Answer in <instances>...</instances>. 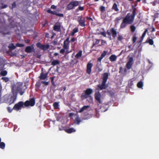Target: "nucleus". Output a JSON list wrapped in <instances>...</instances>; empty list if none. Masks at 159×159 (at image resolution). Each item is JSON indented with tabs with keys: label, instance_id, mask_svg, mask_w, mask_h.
Masks as SVG:
<instances>
[{
	"label": "nucleus",
	"instance_id": "nucleus-11",
	"mask_svg": "<svg viewBox=\"0 0 159 159\" xmlns=\"http://www.w3.org/2000/svg\"><path fill=\"white\" fill-rule=\"evenodd\" d=\"M69 39V37L67 38L63 42V48L66 49V50L68 49L69 47L70 41Z\"/></svg>",
	"mask_w": 159,
	"mask_h": 159
},
{
	"label": "nucleus",
	"instance_id": "nucleus-14",
	"mask_svg": "<svg viewBox=\"0 0 159 159\" xmlns=\"http://www.w3.org/2000/svg\"><path fill=\"white\" fill-rule=\"evenodd\" d=\"M35 49L33 45L31 46H28L26 47L25 49V51L27 53H31V52H34Z\"/></svg>",
	"mask_w": 159,
	"mask_h": 159
},
{
	"label": "nucleus",
	"instance_id": "nucleus-55",
	"mask_svg": "<svg viewBox=\"0 0 159 159\" xmlns=\"http://www.w3.org/2000/svg\"><path fill=\"white\" fill-rule=\"evenodd\" d=\"M50 79H51V82L52 83V85H53L54 84V78L53 77H51Z\"/></svg>",
	"mask_w": 159,
	"mask_h": 159
},
{
	"label": "nucleus",
	"instance_id": "nucleus-25",
	"mask_svg": "<svg viewBox=\"0 0 159 159\" xmlns=\"http://www.w3.org/2000/svg\"><path fill=\"white\" fill-rule=\"evenodd\" d=\"M60 63L59 61L57 60H54L51 62V65L53 66H55L57 65H58Z\"/></svg>",
	"mask_w": 159,
	"mask_h": 159
},
{
	"label": "nucleus",
	"instance_id": "nucleus-13",
	"mask_svg": "<svg viewBox=\"0 0 159 159\" xmlns=\"http://www.w3.org/2000/svg\"><path fill=\"white\" fill-rule=\"evenodd\" d=\"M93 66L92 63H88L87 65L86 73L90 75L91 71V69Z\"/></svg>",
	"mask_w": 159,
	"mask_h": 159
},
{
	"label": "nucleus",
	"instance_id": "nucleus-27",
	"mask_svg": "<svg viewBox=\"0 0 159 159\" xmlns=\"http://www.w3.org/2000/svg\"><path fill=\"white\" fill-rule=\"evenodd\" d=\"M53 106L54 109H58L59 108V102H54L53 104Z\"/></svg>",
	"mask_w": 159,
	"mask_h": 159
},
{
	"label": "nucleus",
	"instance_id": "nucleus-17",
	"mask_svg": "<svg viewBox=\"0 0 159 159\" xmlns=\"http://www.w3.org/2000/svg\"><path fill=\"white\" fill-rule=\"evenodd\" d=\"M110 31L112 37L114 39L115 38L117 34V32L116 31V30L114 28H112L111 29Z\"/></svg>",
	"mask_w": 159,
	"mask_h": 159
},
{
	"label": "nucleus",
	"instance_id": "nucleus-62",
	"mask_svg": "<svg viewBox=\"0 0 159 159\" xmlns=\"http://www.w3.org/2000/svg\"><path fill=\"white\" fill-rule=\"evenodd\" d=\"M156 2H151V3L152 5L153 6H155L156 5Z\"/></svg>",
	"mask_w": 159,
	"mask_h": 159
},
{
	"label": "nucleus",
	"instance_id": "nucleus-21",
	"mask_svg": "<svg viewBox=\"0 0 159 159\" xmlns=\"http://www.w3.org/2000/svg\"><path fill=\"white\" fill-rule=\"evenodd\" d=\"M112 9L117 12H118L119 11V9L118 7V5L116 3H114L112 7Z\"/></svg>",
	"mask_w": 159,
	"mask_h": 159
},
{
	"label": "nucleus",
	"instance_id": "nucleus-24",
	"mask_svg": "<svg viewBox=\"0 0 159 159\" xmlns=\"http://www.w3.org/2000/svg\"><path fill=\"white\" fill-rule=\"evenodd\" d=\"M89 106H84L82 107L79 111V112L81 113L83 112L84 110H86L89 107Z\"/></svg>",
	"mask_w": 159,
	"mask_h": 159
},
{
	"label": "nucleus",
	"instance_id": "nucleus-43",
	"mask_svg": "<svg viewBox=\"0 0 159 159\" xmlns=\"http://www.w3.org/2000/svg\"><path fill=\"white\" fill-rule=\"evenodd\" d=\"M148 42L149 43L150 45H152L153 44L154 42L153 40L151 39H149L148 40Z\"/></svg>",
	"mask_w": 159,
	"mask_h": 159
},
{
	"label": "nucleus",
	"instance_id": "nucleus-41",
	"mask_svg": "<svg viewBox=\"0 0 159 159\" xmlns=\"http://www.w3.org/2000/svg\"><path fill=\"white\" fill-rule=\"evenodd\" d=\"M1 79L3 80L6 82H7L9 80V78L6 77H2Z\"/></svg>",
	"mask_w": 159,
	"mask_h": 159
},
{
	"label": "nucleus",
	"instance_id": "nucleus-10",
	"mask_svg": "<svg viewBox=\"0 0 159 159\" xmlns=\"http://www.w3.org/2000/svg\"><path fill=\"white\" fill-rule=\"evenodd\" d=\"M133 61V57H130L126 65V67L129 70L131 68L134 63Z\"/></svg>",
	"mask_w": 159,
	"mask_h": 159
},
{
	"label": "nucleus",
	"instance_id": "nucleus-63",
	"mask_svg": "<svg viewBox=\"0 0 159 159\" xmlns=\"http://www.w3.org/2000/svg\"><path fill=\"white\" fill-rule=\"evenodd\" d=\"M86 18L88 20H93V19L90 17L87 16L86 17Z\"/></svg>",
	"mask_w": 159,
	"mask_h": 159
},
{
	"label": "nucleus",
	"instance_id": "nucleus-56",
	"mask_svg": "<svg viewBox=\"0 0 159 159\" xmlns=\"http://www.w3.org/2000/svg\"><path fill=\"white\" fill-rule=\"evenodd\" d=\"M51 8L52 9H55L56 8V6L54 5H52L51 6Z\"/></svg>",
	"mask_w": 159,
	"mask_h": 159
},
{
	"label": "nucleus",
	"instance_id": "nucleus-35",
	"mask_svg": "<svg viewBox=\"0 0 159 159\" xmlns=\"http://www.w3.org/2000/svg\"><path fill=\"white\" fill-rule=\"evenodd\" d=\"M84 9V8L83 7H81L80 6H79L77 8L76 10V12L79 11H83Z\"/></svg>",
	"mask_w": 159,
	"mask_h": 159
},
{
	"label": "nucleus",
	"instance_id": "nucleus-28",
	"mask_svg": "<svg viewBox=\"0 0 159 159\" xmlns=\"http://www.w3.org/2000/svg\"><path fill=\"white\" fill-rule=\"evenodd\" d=\"M8 47L10 49L14 50L16 48V46H15L13 43H11L9 44Z\"/></svg>",
	"mask_w": 159,
	"mask_h": 159
},
{
	"label": "nucleus",
	"instance_id": "nucleus-50",
	"mask_svg": "<svg viewBox=\"0 0 159 159\" xmlns=\"http://www.w3.org/2000/svg\"><path fill=\"white\" fill-rule=\"evenodd\" d=\"M148 31V29H146L145 30V31H144V32H143V34L142 35V36H143V37H145Z\"/></svg>",
	"mask_w": 159,
	"mask_h": 159
},
{
	"label": "nucleus",
	"instance_id": "nucleus-48",
	"mask_svg": "<svg viewBox=\"0 0 159 159\" xmlns=\"http://www.w3.org/2000/svg\"><path fill=\"white\" fill-rule=\"evenodd\" d=\"M7 110L8 112L9 113H11L12 112V111L13 109H11L10 107H8L7 108Z\"/></svg>",
	"mask_w": 159,
	"mask_h": 159
},
{
	"label": "nucleus",
	"instance_id": "nucleus-30",
	"mask_svg": "<svg viewBox=\"0 0 159 159\" xmlns=\"http://www.w3.org/2000/svg\"><path fill=\"white\" fill-rule=\"evenodd\" d=\"M7 72L6 70H2L0 73V75L2 76H5L7 74Z\"/></svg>",
	"mask_w": 159,
	"mask_h": 159
},
{
	"label": "nucleus",
	"instance_id": "nucleus-31",
	"mask_svg": "<svg viewBox=\"0 0 159 159\" xmlns=\"http://www.w3.org/2000/svg\"><path fill=\"white\" fill-rule=\"evenodd\" d=\"M130 28L131 32H134L136 29V27L134 25H132L130 26Z\"/></svg>",
	"mask_w": 159,
	"mask_h": 159
},
{
	"label": "nucleus",
	"instance_id": "nucleus-16",
	"mask_svg": "<svg viewBox=\"0 0 159 159\" xmlns=\"http://www.w3.org/2000/svg\"><path fill=\"white\" fill-rule=\"evenodd\" d=\"M48 74V73H44L43 72H41L39 78L40 80H45L47 79Z\"/></svg>",
	"mask_w": 159,
	"mask_h": 159
},
{
	"label": "nucleus",
	"instance_id": "nucleus-6",
	"mask_svg": "<svg viewBox=\"0 0 159 159\" xmlns=\"http://www.w3.org/2000/svg\"><path fill=\"white\" fill-rule=\"evenodd\" d=\"M35 104V100L34 98L30 99L29 100H27L24 103V106L25 107L30 106H33Z\"/></svg>",
	"mask_w": 159,
	"mask_h": 159
},
{
	"label": "nucleus",
	"instance_id": "nucleus-9",
	"mask_svg": "<svg viewBox=\"0 0 159 159\" xmlns=\"http://www.w3.org/2000/svg\"><path fill=\"white\" fill-rule=\"evenodd\" d=\"M101 95L99 92L95 93L94 94V98L98 102V105L102 103V101L101 99Z\"/></svg>",
	"mask_w": 159,
	"mask_h": 159
},
{
	"label": "nucleus",
	"instance_id": "nucleus-1",
	"mask_svg": "<svg viewBox=\"0 0 159 159\" xmlns=\"http://www.w3.org/2000/svg\"><path fill=\"white\" fill-rule=\"evenodd\" d=\"M133 11L131 15L129 13H127V15L123 19L122 22L120 24V28L123 29L125 28L127 24H131L134 22L135 17L136 15L137 9L134 7L132 6Z\"/></svg>",
	"mask_w": 159,
	"mask_h": 159
},
{
	"label": "nucleus",
	"instance_id": "nucleus-44",
	"mask_svg": "<svg viewBox=\"0 0 159 159\" xmlns=\"http://www.w3.org/2000/svg\"><path fill=\"white\" fill-rule=\"evenodd\" d=\"M41 83L44 84L45 86H47L48 85L49 82H46L45 81H42Z\"/></svg>",
	"mask_w": 159,
	"mask_h": 159
},
{
	"label": "nucleus",
	"instance_id": "nucleus-20",
	"mask_svg": "<svg viewBox=\"0 0 159 159\" xmlns=\"http://www.w3.org/2000/svg\"><path fill=\"white\" fill-rule=\"evenodd\" d=\"M108 77V74L107 73H104L103 74L102 81L107 82Z\"/></svg>",
	"mask_w": 159,
	"mask_h": 159
},
{
	"label": "nucleus",
	"instance_id": "nucleus-7",
	"mask_svg": "<svg viewBox=\"0 0 159 159\" xmlns=\"http://www.w3.org/2000/svg\"><path fill=\"white\" fill-rule=\"evenodd\" d=\"M77 20L79 25L82 27H84L86 26L85 20V18H83L82 16H79L78 17Z\"/></svg>",
	"mask_w": 159,
	"mask_h": 159
},
{
	"label": "nucleus",
	"instance_id": "nucleus-46",
	"mask_svg": "<svg viewBox=\"0 0 159 159\" xmlns=\"http://www.w3.org/2000/svg\"><path fill=\"white\" fill-rule=\"evenodd\" d=\"M16 7V2H14L12 4V6L11 7V9H13V8H15Z\"/></svg>",
	"mask_w": 159,
	"mask_h": 159
},
{
	"label": "nucleus",
	"instance_id": "nucleus-37",
	"mask_svg": "<svg viewBox=\"0 0 159 159\" xmlns=\"http://www.w3.org/2000/svg\"><path fill=\"white\" fill-rule=\"evenodd\" d=\"M137 38L136 37V36L135 35H134L133 37V38H132V43H134L136 40H137Z\"/></svg>",
	"mask_w": 159,
	"mask_h": 159
},
{
	"label": "nucleus",
	"instance_id": "nucleus-52",
	"mask_svg": "<svg viewBox=\"0 0 159 159\" xmlns=\"http://www.w3.org/2000/svg\"><path fill=\"white\" fill-rule=\"evenodd\" d=\"M103 57H102L101 56H100V57H98V61H99L101 63L100 65L101 64V61L103 59Z\"/></svg>",
	"mask_w": 159,
	"mask_h": 159
},
{
	"label": "nucleus",
	"instance_id": "nucleus-61",
	"mask_svg": "<svg viewBox=\"0 0 159 159\" xmlns=\"http://www.w3.org/2000/svg\"><path fill=\"white\" fill-rule=\"evenodd\" d=\"M7 7V5L4 4V5H3L2 6V8H3V9L5 8H6Z\"/></svg>",
	"mask_w": 159,
	"mask_h": 159
},
{
	"label": "nucleus",
	"instance_id": "nucleus-19",
	"mask_svg": "<svg viewBox=\"0 0 159 159\" xmlns=\"http://www.w3.org/2000/svg\"><path fill=\"white\" fill-rule=\"evenodd\" d=\"M53 30L57 32L59 31L61 29V25L59 24H56L53 27Z\"/></svg>",
	"mask_w": 159,
	"mask_h": 159
},
{
	"label": "nucleus",
	"instance_id": "nucleus-59",
	"mask_svg": "<svg viewBox=\"0 0 159 159\" xmlns=\"http://www.w3.org/2000/svg\"><path fill=\"white\" fill-rule=\"evenodd\" d=\"M61 90H62V89L63 90V91H65L66 90V87L65 86L62 87L61 88Z\"/></svg>",
	"mask_w": 159,
	"mask_h": 159
},
{
	"label": "nucleus",
	"instance_id": "nucleus-12",
	"mask_svg": "<svg viewBox=\"0 0 159 159\" xmlns=\"http://www.w3.org/2000/svg\"><path fill=\"white\" fill-rule=\"evenodd\" d=\"M107 82L102 81L101 85L98 84L97 87L99 88L100 89L102 90L103 89H106L108 85L106 84Z\"/></svg>",
	"mask_w": 159,
	"mask_h": 159
},
{
	"label": "nucleus",
	"instance_id": "nucleus-60",
	"mask_svg": "<svg viewBox=\"0 0 159 159\" xmlns=\"http://www.w3.org/2000/svg\"><path fill=\"white\" fill-rule=\"evenodd\" d=\"M19 93L20 95H23V93H24V92L23 91H22V90H21V91H19Z\"/></svg>",
	"mask_w": 159,
	"mask_h": 159
},
{
	"label": "nucleus",
	"instance_id": "nucleus-15",
	"mask_svg": "<svg viewBox=\"0 0 159 159\" xmlns=\"http://www.w3.org/2000/svg\"><path fill=\"white\" fill-rule=\"evenodd\" d=\"M47 12L48 13H51L53 15H55L57 16L60 17H63L64 15L62 13H57L55 11H52L51 9H48L47 11Z\"/></svg>",
	"mask_w": 159,
	"mask_h": 159
},
{
	"label": "nucleus",
	"instance_id": "nucleus-40",
	"mask_svg": "<svg viewBox=\"0 0 159 159\" xmlns=\"http://www.w3.org/2000/svg\"><path fill=\"white\" fill-rule=\"evenodd\" d=\"M24 46V44H23L20 43H17L16 44V47H23Z\"/></svg>",
	"mask_w": 159,
	"mask_h": 159
},
{
	"label": "nucleus",
	"instance_id": "nucleus-26",
	"mask_svg": "<svg viewBox=\"0 0 159 159\" xmlns=\"http://www.w3.org/2000/svg\"><path fill=\"white\" fill-rule=\"evenodd\" d=\"M81 121L80 118L78 116H77L76 117L75 119L74 123L78 125H79L80 123V122Z\"/></svg>",
	"mask_w": 159,
	"mask_h": 159
},
{
	"label": "nucleus",
	"instance_id": "nucleus-64",
	"mask_svg": "<svg viewBox=\"0 0 159 159\" xmlns=\"http://www.w3.org/2000/svg\"><path fill=\"white\" fill-rule=\"evenodd\" d=\"M155 31V28L153 27H152V30L151 31V32H154Z\"/></svg>",
	"mask_w": 159,
	"mask_h": 159
},
{
	"label": "nucleus",
	"instance_id": "nucleus-4",
	"mask_svg": "<svg viewBox=\"0 0 159 159\" xmlns=\"http://www.w3.org/2000/svg\"><path fill=\"white\" fill-rule=\"evenodd\" d=\"M79 4L78 1H75L70 2L67 6L66 10L67 11H70L75 8V7L77 6Z\"/></svg>",
	"mask_w": 159,
	"mask_h": 159
},
{
	"label": "nucleus",
	"instance_id": "nucleus-33",
	"mask_svg": "<svg viewBox=\"0 0 159 159\" xmlns=\"http://www.w3.org/2000/svg\"><path fill=\"white\" fill-rule=\"evenodd\" d=\"M143 83L142 81L139 82L137 84V87L140 88H141L143 86Z\"/></svg>",
	"mask_w": 159,
	"mask_h": 159
},
{
	"label": "nucleus",
	"instance_id": "nucleus-34",
	"mask_svg": "<svg viewBox=\"0 0 159 159\" xmlns=\"http://www.w3.org/2000/svg\"><path fill=\"white\" fill-rule=\"evenodd\" d=\"M5 146V143L3 142L0 143V148L2 149H4Z\"/></svg>",
	"mask_w": 159,
	"mask_h": 159
},
{
	"label": "nucleus",
	"instance_id": "nucleus-54",
	"mask_svg": "<svg viewBox=\"0 0 159 159\" xmlns=\"http://www.w3.org/2000/svg\"><path fill=\"white\" fill-rule=\"evenodd\" d=\"M121 18L119 17H117L116 18L115 21V22H116L117 23H118L119 21L120 20Z\"/></svg>",
	"mask_w": 159,
	"mask_h": 159
},
{
	"label": "nucleus",
	"instance_id": "nucleus-42",
	"mask_svg": "<svg viewBox=\"0 0 159 159\" xmlns=\"http://www.w3.org/2000/svg\"><path fill=\"white\" fill-rule=\"evenodd\" d=\"M107 51H104L103 53L101 54V56L102 57H104L106 55L107 53Z\"/></svg>",
	"mask_w": 159,
	"mask_h": 159
},
{
	"label": "nucleus",
	"instance_id": "nucleus-22",
	"mask_svg": "<svg viewBox=\"0 0 159 159\" xmlns=\"http://www.w3.org/2000/svg\"><path fill=\"white\" fill-rule=\"evenodd\" d=\"M116 58L117 57L115 55H112L109 57L110 60L112 62L116 61Z\"/></svg>",
	"mask_w": 159,
	"mask_h": 159
},
{
	"label": "nucleus",
	"instance_id": "nucleus-32",
	"mask_svg": "<svg viewBox=\"0 0 159 159\" xmlns=\"http://www.w3.org/2000/svg\"><path fill=\"white\" fill-rule=\"evenodd\" d=\"M95 40L96 41L95 43H93L92 48L94 47L95 45L98 44L99 43L100 41H101V39H96Z\"/></svg>",
	"mask_w": 159,
	"mask_h": 159
},
{
	"label": "nucleus",
	"instance_id": "nucleus-29",
	"mask_svg": "<svg viewBox=\"0 0 159 159\" xmlns=\"http://www.w3.org/2000/svg\"><path fill=\"white\" fill-rule=\"evenodd\" d=\"M78 31V28H75V29H74L71 32V35L72 36H74L75 33L77 32Z\"/></svg>",
	"mask_w": 159,
	"mask_h": 159
},
{
	"label": "nucleus",
	"instance_id": "nucleus-58",
	"mask_svg": "<svg viewBox=\"0 0 159 159\" xmlns=\"http://www.w3.org/2000/svg\"><path fill=\"white\" fill-rule=\"evenodd\" d=\"M97 66L98 65H97L96 66V67L98 68V72L101 71L102 70V69L101 68L98 67Z\"/></svg>",
	"mask_w": 159,
	"mask_h": 159
},
{
	"label": "nucleus",
	"instance_id": "nucleus-18",
	"mask_svg": "<svg viewBox=\"0 0 159 159\" xmlns=\"http://www.w3.org/2000/svg\"><path fill=\"white\" fill-rule=\"evenodd\" d=\"M64 130L68 134H71L76 131V130L73 128L65 129Z\"/></svg>",
	"mask_w": 159,
	"mask_h": 159
},
{
	"label": "nucleus",
	"instance_id": "nucleus-53",
	"mask_svg": "<svg viewBox=\"0 0 159 159\" xmlns=\"http://www.w3.org/2000/svg\"><path fill=\"white\" fill-rule=\"evenodd\" d=\"M121 18L119 17H117L116 18L115 21V22H116L117 23H118L119 21L120 20Z\"/></svg>",
	"mask_w": 159,
	"mask_h": 159
},
{
	"label": "nucleus",
	"instance_id": "nucleus-38",
	"mask_svg": "<svg viewBox=\"0 0 159 159\" xmlns=\"http://www.w3.org/2000/svg\"><path fill=\"white\" fill-rule=\"evenodd\" d=\"M22 90L21 86L20 85H18L16 86V90L17 92H19Z\"/></svg>",
	"mask_w": 159,
	"mask_h": 159
},
{
	"label": "nucleus",
	"instance_id": "nucleus-23",
	"mask_svg": "<svg viewBox=\"0 0 159 159\" xmlns=\"http://www.w3.org/2000/svg\"><path fill=\"white\" fill-rule=\"evenodd\" d=\"M82 51L80 50L75 55V57L76 58L79 59L82 56Z\"/></svg>",
	"mask_w": 159,
	"mask_h": 159
},
{
	"label": "nucleus",
	"instance_id": "nucleus-45",
	"mask_svg": "<svg viewBox=\"0 0 159 159\" xmlns=\"http://www.w3.org/2000/svg\"><path fill=\"white\" fill-rule=\"evenodd\" d=\"M123 39V37L121 35H119L117 37V40L119 41H121Z\"/></svg>",
	"mask_w": 159,
	"mask_h": 159
},
{
	"label": "nucleus",
	"instance_id": "nucleus-49",
	"mask_svg": "<svg viewBox=\"0 0 159 159\" xmlns=\"http://www.w3.org/2000/svg\"><path fill=\"white\" fill-rule=\"evenodd\" d=\"M65 49H64L63 48L61 49L60 51V53L61 54H63L65 52Z\"/></svg>",
	"mask_w": 159,
	"mask_h": 159
},
{
	"label": "nucleus",
	"instance_id": "nucleus-57",
	"mask_svg": "<svg viewBox=\"0 0 159 159\" xmlns=\"http://www.w3.org/2000/svg\"><path fill=\"white\" fill-rule=\"evenodd\" d=\"M75 40H76V39H75L74 38H71V39L70 40V42L71 43H73V42H75Z\"/></svg>",
	"mask_w": 159,
	"mask_h": 159
},
{
	"label": "nucleus",
	"instance_id": "nucleus-51",
	"mask_svg": "<svg viewBox=\"0 0 159 159\" xmlns=\"http://www.w3.org/2000/svg\"><path fill=\"white\" fill-rule=\"evenodd\" d=\"M100 34H101L102 35V36H103L104 37H106V36H106V32L105 31L101 32L100 33Z\"/></svg>",
	"mask_w": 159,
	"mask_h": 159
},
{
	"label": "nucleus",
	"instance_id": "nucleus-39",
	"mask_svg": "<svg viewBox=\"0 0 159 159\" xmlns=\"http://www.w3.org/2000/svg\"><path fill=\"white\" fill-rule=\"evenodd\" d=\"M41 82L40 83L39 81L37 82L35 84L36 87L38 88H39L41 85Z\"/></svg>",
	"mask_w": 159,
	"mask_h": 159
},
{
	"label": "nucleus",
	"instance_id": "nucleus-3",
	"mask_svg": "<svg viewBox=\"0 0 159 159\" xmlns=\"http://www.w3.org/2000/svg\"><path fill=\"white\" fill-rule=\"evenodd\" d=\"M11 93L12 94L10 96V97L8 98L7 101L9 104L13 103L16 99L17 97V93L13 89H11Z\"/></svg>",
	"mask_w": 159,
	"mask_h": 159
},
{
	"label": "nucleus",
	"instance_id": "nucleus-2",
	"mask_svg": "<svg viewBox=\"0 0 159 159\" xmlns=\"http://www.w3.org/2000/svg\"><path fill=\"white\" fill-rule=\"evenodd\" d=\"M93 92V90L90 88L84 90L81 95V98L83 99L89 98V101H92L93 98L91 95Z\"/></svg>",
	"mask_w": 159,
	"mask_h": 159
},
{
	"label": "nucleus",
	"instance_id": "nucleus-36",
	"mask_svg": "<svg viewBox=\"0 0 159 159\" xmlns=\"http://www.w3.org/2000/svg\"><path fill=\"white\" fill-rule=\"evenodd\" d=\"M101 45H99V46H102L107 44L106 41L104 40L101 39Z\"/></svg>",
	"mask_w": 159,
	"mask_h": 159
},
{
	"label": "nucleus",
	"instance_id": "nucleus-8",
	"mask_svg": "<svg viewBox=\"0 0 159 159\" xmlns=\"http://www.w3.org/2000/svg\"><path fill=\"white\" fill-rule=\"evenodd\" d=\"M36 46L37 47L40 48L43 51L47 50L49 48V45L48 44H47L46 45L42 44L39 42L36 44Z\"/></svg>",
	"mask_w": 159,
	"mask_h": 159
},
{
	"label": "nucleus",
	"instance_id": "nucleus-47",
	"mask_svg": "<svg viewBox=\"0 0 159 159\" xmlns=\"http://www.w3.org/2000/svg\"><path fill=\"white\" fill-rule=\"evenodd\" d=\"M100 11L102 12H104L105 11V8L103 6H101L100 7Z\"/></svg>",
	"mask_w": 159,
	"mask_h": 159
},
{
	"label": "nucleus",
	"instance_id": "nucleus-5",
	"mask_svg": "<svg viewBox=\"0 0 159 159\" xmlns=\"http://www.w3.org/2000/svg\"><path fill=\"white\" fill-rule=\"evenodd\" d=\"M24 102L23 101H20L14 105L13 109L15 111H18L21 109L22 107H24Z\"/></svg>",
	"mask_w": 159,
	"mask_h": 159
}]
</instances>
